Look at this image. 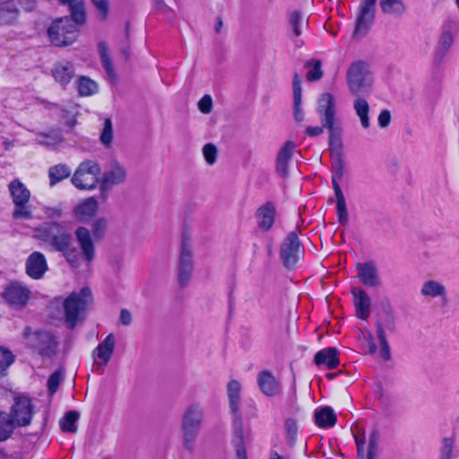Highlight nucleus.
<instances>
[{"label":"nucleus","instance_id":"38","mask_svg":"<svg viewBox=\"0 0 459 459\" xmlns=\"http://www.w3.org/2000/svg\"><path fill=\"white\" fill-rule=\"evenodd\" d=\"M77 89L81 96H91L98 92V84L86 76H81L77 80Z\"/></svg>","mask_w":459,"mask_h":459},{"label":"nucleus","instance_id":"1","mask_svg":"<svg viewBox=\"0 0 459 459\" xmlns=\"http://www.w3.org/2000/svg\"><path fill=\"white\" fill-rule=\"evenodd\" d=\"M373 81L367 63L357 61L350 65L347 71V84L351 94L358 97L354 100L353 108L364 129H368L371 125L368 115L369 105L366 99L359 96L370 91Z\"/></svg>","mask_w":459,"mask_h":459},{"label":"nucleus","instance_id":"43","mask_svg":"<svg viewBox=\"0 0 459 459\" xmlns=\"http://www.w3.org/2000/svg\"><path fill=\"white\" fill-rule=\"evenodd\" d=\"M457 455L455 450V440L452 437H445L440 447L439 459H453Z\"/></svg>","mask_w":459,"mask_h":459},{"label":"nucleus","instance_id":"36","mask_svg":"<svg viewBox=\"0 0 459 459\" xmlns=\"http://www.w3.org/2000/svg\"><path fill=\"white\" fill-rule=\"evenodd\" d=\"M98 52L107 74L110 78H115V71L113 68L112 61L108 56V47L105 41L99 42Z\"/></svg>","mask_w":459,"mask_h":459},{"label":"nucleus","instance_id":"31","mask_svg":"<svg viewBox=\"0 0 459 459\" xmlns=\"http://www.w3.org/2000/svg\"><path fill=\"white\" fill-rule=\"evenodd\" d=\"M314 417L316 424L320 428H332L336 423V415L330 407L316 409Z\"/></svg>","mask_w":459,"mask_h":459},{"label":"nucleus","instance_id":"11","mask_svg":"<svg viewBox=\"0 0 459 459\" xmlns=\"http://www.w3.org/2000/svg\"><path fill=\"white\" fill-rule=\"evenodd\" d=\"M31 297L30 290L19 281L7 284L2 292L4 301L12 308L20 310L23 308Z\"/></svg>","mask_w":459,"mask_h":459},{"label":"nucleus","instance_id":"58","mask_svg":"<svg viewBox=\"0 0 459 459\" xmlns=\"http://www.w3.org/2000/svg\"><path fill=\"white\" fill-rule=\"evenodd\" d=\"M380 356L385 360H389L391 358L390 348L388 345V342H380Z\"/></svg>","mask_w":459,"mask_h":459},{"label":"nucleus","instance_id":"57","mask_svg":"<svg viewBox=\"0 0 459 459\" xmlns=\"http://www.w3.org/2000/svg\"><path fill=\"white\" fill-rule=\"evenodd\" d=\"M18 3L21 5V7L26 12H31L37 6L36 0H18Z\"/></svg>","mask_w":459,"mask_h":459},{"label":"nucleus","instance_id":"12","mask_svg":"<svg viewBox=\"0 0 459 459\" xmlns=\"http://www.w3.org/2000/svg\"><path fill=\"white\" fill-rule=\"evenodd\" d=\"M302 248L298 235L290 232L281 246L280 255L285 267L293 269L300 259Z\"/></svg>","mask_w":459,"mask_h":459},{"label":"nucleus","instance_id":"59","mask_svg":"<svg viewBox=\"0 0 459 459\" xmlns=\"http://www.w3.org/2000/svg\"><path fill=\"white\" fill-rule=\"evenodd\" d=\"M120 323L124 325H129L132 322L131 313L126 309H122L119 316Z\"/></svg>","mask_w":459,"mask_h":459},{"label":"nucleus","instance_id":"27","mask_svg":"<svg viewBox=\"0 0 459 459\" xmlns=\"http://www.w3.org/2000/svg\"><path fill=\"white\" fill-rule=\"evenodd\" d=\"M314 361L317 366H325L328 369L335 368L339 365L338 351L335 348H325L317 351Z\"/></svg>","mask_w":459,"mask_h":459},{"label":"nucleus","instance_id":"17","mask_svg":"<svg viewBox=\"0 0 459 459\" xmlns=\"http://www.w3.org/2000/svg\"><path fill=\"white\" fill-rule=\"evenodd\" d=\"M116 339L113 333H109L99 345L93 350L92 357L94 363L98 366H106L111 359L114 352Z\"/></svg>","mask_w":459,"mask_h":459},{"label":"nucleus","instance_id":"54","mask_svg":"<svg viewBox=\"0 0 459 459\" xmlns=\"http://www.w3.org/2000/svg\"><path fill=\"white\" fill-rule=\"evenodd\" d=\"M107 228V221L103 218L97 219L92 226L93 233L96 237H100L102 235L104 230Z\"/></svg>","mask_w":459,"mask_h":459},{"label":"nucleus","instance_id":"46","mask_svg":"<svg viewBox=\"0 0 459 459\" xmlns=\"http://www.w3.org/2000/svg\"><path fill=\"white\" fill-rule=\"evenodd\" d=\"M284 428H285L287 442L289 443L290 446H292L296 441L297 435H298L297 423L293 419H287L285 420Z\"/></svg>","mask_w":459,"mask_h":459},{"label":"nucleus","instance_id":"44","mask_svg":"<svg viewBox=\"0 0 459 459\" xmlns=\"http://www.w3.org/2000/svg\"><path fill=\"white\" fill-rule=\"evenodd\" d=\"M63 141L62 134L59 131H53L48 134H42L39 139V143L47 147H56Z\"/></svg>","mask_w":459,"mask_h":459},{"label":"nucleus","instance_id":"33","mask_svg":"<svg viewBox=\"0 0 459 459\" xmlns=\"http://www.w3.org/2000/svg\"><path fill=\"white\" fill-rule=\"evenodd\" d=\"M420 293L422 296L429 298L440 297L445 299L446 296V287L439 281L429 280L422 284Z\"/></svg>","mask_w":459,"mask_h":459},{"label":"nucleus","instance_id":"5","mask_svg":"<svg viewBox=\"0 0 459 459\" xmlns=\"http://www.w3.org/2000/svg\"><path fill=\"white\" fill-rule=\"evenodd\" d=\"M100 165L94 160H86L80 163L71 181L77 189L92 190L100 184Z\"/></svg>","mask_w":459,"mask_h":459},{"label":"nucleus","instance_id":"39","mask_svg":"<svg viewBox=\"0 0 459 459\" xmlns=\"http://www.w3.org/2000/svg\"><path fill=\"white\" fill-rule=\"evenodd\" d=\"M454 42V36L451 31L446 30L442 32L436 48V56L437 58H443L447 53Z\"/></svg>","mask_w":459,"mask_h":459},{"label":"nucleus","instance_id":"51","mask_svg":"<svg viewBox=\"0 0 459 459\" xmlns=\"http://www.w3.org/2000/svg\"><path fill=\"white\" fill-rule=\"evenodd\" d=\"M62 375L59 371H55L50 375L48 380V387L50 394H53L56 392L60 383H61Z\"/></svg>","mask_w":459,"mask_h":459},{"label":"nucleus","instance_id":"45","mask_svg":"<svg viewBox=\"0 0 459 459\" xmlns=\"http://www.w3.org/2000/svg\"><path fill=\"white\" fill-rule=\"evenodd\" d=\"M14 357L13 353L5 348H0V377L5 375L7 368L13 364Z\"/></svg>","mask_w":459,"mask_h":459},{"label":"nucleus","instance_id":"13","mask_svg":"<svg viewBox=\"0 0 459 459\" xmlns=\"http://www.w3.org/2000/svg\"><path fill=\"white\" fill-rule=\"evenodd\" d=\"M126 178V169L117 161L111 162L100 179V195L102 198H106L107 192L112 186L124 183Z\"/></svg>","mask_w":459,"mask_h":459},{"label":"nucleus","instance_id":"40","mask_svg":"<svg viewBox=\"0 0 459 459\" xmlns=\"http://www.w3.org/2000/svg\"><path fill=\"white\" fill-rule=\"evenodd\" d=\"M14 426L10 414L0 411V441H4L11 437Z\"/></svg>","mask_w":459,"mask_h":459},{"label":"nucleus","instance_id":"53","mask_svg":"<svg viewBox=\"0 0 459 459\" xmlns=\"http://www.w3.org/2000/svg\"><path fill=\"white\" fill-rule=\"evenodd\" d=\"M364 347L368 353L373 354L377 351V346L375 343L374 337L371 333L364 334Z\"/></svg>","mask_w":459,"mask_h":459},{"label":"nucleus","instance_id":"52","mask_svg":"<svg viewBox=\"0 0 459 459\" xmlns=\"http://www.w3.org/2000/svg\"><path fill=\"white\" fill-rule=\"evenodd\" d=\"M212 100L209 95H204L198 102V108L204 114H209L212 111Z\"/></svg>","mask_w":459,"mask_h":459},{"label":"nucleus","instance_id":"9","mask_svg":"<svg viewBox=\"0 0 459 459\" xmlns=\"http://www.w3.org/2000/svg\"><path fill=\"white\" fill-rule=\"evenodd\" d=\"M9 191L14 204L13 218L24 220L31 219V211L27 205L30 197L29 189L19 179H14L9 184Z\"/></svg>","mask_w":459,"mask_h":459},{"label":"nucleus","instance_id":"24","mask_svg":"<svg viewBox=\"0 0 459 459\" xmlns=\"http://www.w3.org/2000/svg\"><path fill=\"white\" fill-rule=\"evenodd\" d=\"M358 276L367 287H377L381 283L377 270L371 263L359 264Z\"/></svg>","mask_w":459,"mask_h":459},{"label":"nucleus","instance_id":"47","mask_svg":"<svg viewBox=\"0 0 459 459\" xmlns=\"http://www.w3.org/2000/svg\"><path fill=\"white\" fill-rule=\"evenodd\" d=\"M100 20L105 21L109 13V3L108 0H91Z\"/></svg>","mask_w":459,"mask_h":459},{"label":"nucleus","instance_id":"23","mask_svg":"<svg viewBox=\"0 0 459 459\" xmlns=\"http://www.w3.org/2000/svg\"><path fill=\"white\" fill-rule=\"evenodd\" d=\"M257 384L260 390L266 396H275L281 392V385L269 371H262L257 376Z\"/></svg>","mask_w":459,"mask_h":459},{"label":"nucleus","instance_id":"30","mask_svg":"<svg viewBox=\"0 0 459 459\" xmlns=\"http://www.w3.org/2000/svg\"><path fill=\"white\" fill-rule=\"evenodd\" d=\"M275 208L272 204H266L256 212V220L260 228L268 230L274 222Z\"/></svg>","mask_w":459,"mask_h":459},{"label":"nucleus","instance_id":"2","mask_svg":"<svg viewBox=\"0 0 459 459\" xmlns=\"http://www.w3.org/2000/svg\"><path fill=\"white\" fill-rule=\"evenodd\" d=\"M70 7L72 19L63 17L52 22L48 30L51 43L56 47L68 46L74 43L78 37L77 25L85 22L83 0H60Z\"/></svg>","mask_w":459,"mask_h":459},{"label":"nucleus","instance_id":"63","mask_svg":"<svg viewBox=\"0 0 459 459\" xmlns=\"http://www.w3.org/2000/svg\"><path fill=\"white\" fill-rule=\"evenodd\" d=\"M221 26H222V22H221V20H219V21H218V22H217V24H216V28H215V30H216V31H217V32H219V31H220V28H221Z\"/></svg>","mask_w":459,"mask_h":459},{"label":"nucleus","instance_id":"56","mask_svg":"<svg viewBox=\"0 0 459 459\" xmlns=\"http://www.w3.org/2000/svg\"><path fill=\"white\" fill-rule=\"evenodd\" d=\"M377 454V437L372 434L369 438L367 459H375Z\"/></svg>","mask_w":459,"mask_h":459},{"label":"nucleus","instance_id":"15","mask_svg":"<svg viewBox=\"0 0 459 459\" xmlns=\"http://www.w3.org/2000/svg\"><path fill=\"white\" fill-rule=\"evenodd\" d=\"M376 2L377 0H364L361 4L354 30L356 37L364 36L370 28L375 18Z\"/></svg>","mask_w":459,"mask_h":459},{"label":"nucleus","instance_id":"8","mask_svg":"<svg viewBox=\"0 0 459 459\" xmlns=\"http://www.w3.org/2000/svg\"><path fill=\"white\" fill-rule=\"evenodd\" d=\"M22 336L26 341V344L40 355L50 357L54 354L56 342L49 332H31L30 327L27 326L23 330Z\"/></svg>","mask_w":459,"mask_h":459},{"label":"nucleus","instance_id":"37","mask_svg":"<svg viewBox=\"0 0 459 459\" xmlns=\"http://www.w3.org/2000/svg\"><path fill=\"white\" fill-rule=\"evenodd\" d=\"M307 69L306 77L309 82L319 81L323 77L322 62L318 59H311L305 63Z\"/></svg>","mask_w":459,"mask_h":459},{"label":"nucleus","instance_id":"22","mask_svg":"<svg viewBox=\"0 0 459 459\" xmlns=\"http://www.w3.org/2000/svg\"><path fill=\"white\" fill-rule=\"evenodd\" d=\"M77 241L81 247L82 256L88 262H91L95 256L93 242L88 229L79 227L75 231Z\"/></svg>","mask_w":459,"mask_h":459},{"label":"nucleus","instance_id":"55","mask_svg":"<svg viewBox=\"0 0 459 459\" xmlns=\"http://www.w3.org/2000/svg\"><path fill=\"white\" fill-rule=\"evenodd\" d=\"M391 121V114L387 109H384L380 112L377 117L378 126L381 128L386 127Z\"/></svg>","mask_w":459,"mask_h":459},{"label":"nucleus","instance_id":"19","mask_svg":"<svg viewBox=\"0 0 459 459\" xmlns=\"http://www.w3.org/2000/svg\"><path fill=\"white\" fill-rule=\"evenodd\" d=\"M356 316L366 320L370 316L371 299L361 288L356 287L351 290Z\"/></svg>","mask_w":459,"mask_h":459},{"label":"nucleus","instance_id":"60","mask_svg":"<svg viewBox=\"0 0 459 459\" xmlns=\"http://www.w3.org/2000/svg\"><path fill=\"white\" fill-rule=\"evenodd\" d=\"M46 215L48 218H59L62 214V211L60 208H47L45 211Z\"/></svg>","mask_w":459,"mask_h":459},{"label":"nucleus","instance_id":"62","mask_svg":"<svg viewBox=\"0 0 459 459\" xmlns=\"http://www.w3.org/2000/svg\"><path fill=\"white\" fill-rule=\"evenodd\" d=\"M269 459H289V457L288 456H281L277 452L273 451V452H271Z\"/></svg>","mask_w":459,"mask_h":459},{"label":"nucleus","instance_id":"41","mask_svg":"<svg viewBox=\"0 0 459 459\" xmlns=\"http://www.w3.org/2000/svg\"><path fill=\"white\" fill-rule=\"evenodd\" d=\"M79 419V413L75 411H70L65 413L60 420V427L63 431L74 433L77 429L75 422Z\"/></svg>","mask_w":459,"mask_h":459},{"label":"nucleus","instance_id":"16","mask_svg":"<svg viewBox=\"0 0 459 459\" xmlns=\"http://www.w3.org/2000/svg\"><path fill=\"white\" fill-rule=\"evenodd\" d=\"M193 272V252L190 245L185 240L182 243L179 255L178 281L181 286L188 284Z\"/></svg>","mask_w":459,"mask_h":459},{"label":"nucleus","instance_id":"7","mask_svg":"<svg viewBox=\"0 0 459 459\" xmlns=\"http://www.w3.org/2000/svg\"><path fill=\"white\" fill-rule=\"evenodd\" d=\"M202 420V408L197 404L190 405L186 411L182 421L184 446L186 448L193 449Z\"/></svg>","mask_w":459,"mask_h":459},{"label":"nucleus","instance_id":"28","mask_svg":"<svg viewBox=\"0 0 459 459\" xmlns=\"http://www.w3.org/2000/svg\"><path fill=\"white\" fill-rule=\"evenodd\" d=\"M241 384L238 380H230L227 385V395L230 403V409L232 414L240 413V398Z\"/></svg>","mask_w":459,"mask_h":459},{"label":"nucleus","instance_id":"29","mask_svg":"<svg viewBox=\"0 0 459 459\" xmlns=\"http://www.w3.org/2000/svg\"><path fill=\"white\" fill-rule=\"evenodd\" d=\"M52 74L55 80L61 85L68 84L74 74V69L69 62H60L54 65Z\"/></svg>","mask_w":459,"mask_h":459},{"label":"nucleus","instance_id":"32","mask_svg":"<svg viewBox=\"0 0 459 459\" xmlns=\"http://www.w3.org/2000/svg\"><path fill=\"white\" fill-rule=\"evenodd\" d=\"M381 11L393 17H401L406 11L403 0H380Z\"/></svg>","mask_w":459,"mask_h":459},{"label":"nucleus","instance_id":"26","mask_svg":"<svg viewBox=\"0 0 459 459\" xmlns=\"http://www.w3.org/2000/svg\"><path fill=\"white\" fill-rule=\"evenodd\" d=\"M294 149V143L291 141H288L279 151L277 156L276 169L278 173L281 177H286L288 174L289 161L291 159Z\"/></svg>","mask_w":459,"mask_h":459},{"label":"nucleus","instance_id":"14","mask_svg":"<svg viewBox=\"0 0 459 459\" xmlns=\"http://www.w3.org/2000/svg\"><path fill=\"white\" fill-rule=\"evenodd\" d=\"M33 406L30 399L25 396L16 397L12 407L11 419L17 426H27L30 423Z\"/></svg>","mask_w":459,"mask_h":459},{"label":"nucleus","instance_id":"49","mask_svg":"<svg viewBox=\"0 0 459 459\" xmlns=\"http://www.w3.org/2000/svg\"><path fill=\"white\" fill-rule=\"evenodd\" d=\"M113 139V130H112V123L111 120L107 118L105 119L103 129L100 134L101 143L108 146L111 143Z\"/></svg>","mask_w":459,"mask_h":459},{"label":"nucleus","instance_id":"34","mask_svg":"<svg viewBox=\"0 0 459 459\" xmlns=\"http://www.w3.org/2000/svg\"><path fill=\"white\" fill-rule=\"evenodd\" d=\"M293 99H294V117L297 121L300 122L303 120L304 116L300 108L301 104V80L299 74H295L293 76Z\"/></svg>","mask_w":459,"mask_h":459},{"label":"nucleus","instance_id":"64","mask_svg":"<svg viewBox=\"0 0 459 459\" xmlns=\"http://www.w3.org/2000/svg\"><path fill=\"white\" fill-rule=\"evenodd\" d=\"M455 4H456V7H457V9L459 11V0H455Z\"/></svg>","mask_w":459,"mask_h":459},{"label":"nucleus","instance_id":"21","mask_svg":"<svg viewBox=\"0 0 459 459\" xmlns=\"http://www.w3.org/2000/svg\"><path fill=\"white\" fill-rule=\"evenodd\" d=\"M98 202L94 197H88L74 208V217L81 222H86L90 221L98 211Z\"/></svg>","mask_w":459,"mask_h":459},{"label":"nucleus","instance_id":"50","mask_svg":"<svg viewBox=\"0 0 459 459\" xmlns=\"http://www.w3.org/2000/svg\"><path fill=\"white\" fill-rule=\"evenodd\" d=\"M203 154L209 165H213L217 160L218 151L214 144L207 143L203 147Z\"/></svg>","mask_w":459,"mask_h":459},{"label":"nucleus","instance_id":"42","mask_svg":"<svg viewBox=\"0 0 459 459\" xmlns=\"http://www.w3.org/2000/svg\"><path fill=\"white\" fill-rule=\"evenodd\" d=\"M357 445L358 459H364L365 432L359 425H352L351 429Z\"/></svg>","mask_w":459,"mask_h":459},{"label":"nucleus","instance_id":"6","mask_svg":"<svg viewBox=\"0 0 459 459\" xmlns=\"http://www.w3.org/2000/svg\"><path fill=\"white\" fill-rule=\"evenodd\" d=\"M91 300V290L82 288L79 292H72L63 302L65 322L71 328L74 327L81 313Z\"/></svg>","mask_w":459,"mask_h":459},{"label":"nucleus","instance_id":"48","mask_svg":"<svg viewBox=\"0 0 459 459\" xmlns=\"http://www.w3.org/2000/svg\"><path fill=\"white\" fill-rule=\"evenodd\" d=\"M290 24L294 34L299 37L301 35L302 15L299 11H294L290 14Z\"/></svg>","mask_w":459,"mask_h":459},{"label":"nucleus","instance_id":"10","mask_svg":"<svg viewBox=\"0 0 459 459\" xmlns=\"http://www.w3.org/2000/svg\"><path fill=\"white\" fill-rule=\"evenodd\" d=\"M344 174V164L342 160L333 163L332 184L336 197V214L341 225L346 226L349 223V215L346 207L344 195L340 186V181Z\"/></svg>","mask_w":459,"mask_h":459},{"label":"nucleus","instance_id":"61","mask_svg":"<svg viewBox=\"0 0 459 459\" xmlns=\"http://www.w3.org/2000/svg\"><path fill=\"white\" fill-rule=\"evenodd\" d=\"M377 335L379 340V342H387L384 328L379 323H377Z\"/></svg>","mask_w":459,"mask_h":459},{"label":"nucleus","instance_id":"4","mask_svg":"<svg viewBox=\"0 0 459 459\" xmlns=\"http://www.w3.org/2000/svg\"><path fill=\"white\" fill-rule=\"evenodd\" d=\"M317 113L320 117L322 126H307L306 133L308 136H317L326 128L330 134L332 144L335 132L338 131V119L336 118V108L333 96L331 93H324L318 100Z\"/></svg>","mask_w":459,"mask_h":459},{"label":"nucleus","instance_id":"18","mask_svg":"<svg viewBox=\"0 0 459 459\" xmlns=\"http://www.w3.org/2000/svg\"><path fill=\"white\" fill-rule=\"evenodd\" d=\"M48 270V264L45 255L38 251L31 253L26 260V273L35 280L43 277Z\"/></svg>","mask_w":459,"mask_h":459},{"label":"nucleus","instance_id":"3","mask_svg":"<svg viewBox=\"0 0 459 459\" xmlns=\"http://www.w3.org/2000/svg\"><path fill=\"white\" fill-rule=\"evenodd\" d=\"M37 237L49 246L51 250L61 252L73 267H79L82 255L72 247V234L63 225L56 222L44 223L37 230Z\"/></svg>","mask_w":459,"mask_h":459},{"label":"nucleus","instance_id":"25","mask_svg":"<svg viewBox=\"0 0 459 459\" xmlns=\"http://www.w3.org/2000/svg\"><path fill=\"white\" fill-rule=\"evenodd\" d=\"M19 14L20 10L15 0H0V26L13 24Z\"/></svg>","mask_w":459,"mask_h":459},{"label":"nucleus","instance_id":"35","mask_svg":"<svg viewBox=\"0 0 459 459\" xmlns=\"http://www.w3.org/2000/svg\"><path fill=\"white\" fill-rule=\"evenodd\" d=\"M70 175L71 169L65 164H57L50 167L48 169V177L51 186H54L55 184L62 181L63 179L68 178Z\"/></svg>","mask_w":459,"mask_h":459},{"label":"nucleus","instance_id":"20","mask_svg":"<svg viewBox=\"0 0 459 459\" xmlns=\"http://www.w3.org/2000/svg\"><path fill=\"white\" fill-rule=\"evenodd\" d=\"M233 437L232 444L235 446L238 459H247L244 446V434L241 414H233L232 420Z\"/></svg>","mask_w":459,"mask_h":459}]
</instances>
